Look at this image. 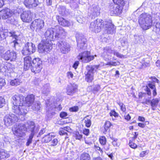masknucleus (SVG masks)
Returning <instances> with one entry per match:
<instances>
[{
	"label": "nucleus",
	"mask_w": 160,
	"mask_h": 160,
	"mask_svg": "<svg viewBox=\"0 0 160 160\" xmlns=\"http://www.w3.org/2000/svg\"><path fill=\"white\" fill-rule=\"evenodd\" d=\"M51 144L52 146H55L58 143V139L56 138L54 139L53 140L51 141Z\"/></svg>",
	"instance_id": "nucleus-55"
},
{
	"label": "nucleus",
	"mask_w": 160,
	"mask_h": 160,
	"mask_svg": "<svg viewBox=\"0 0 160 160\" xmlns=\"http://www.w3.org/2000/svg\"><path fill=\"white\" fill-rule=\"evenodd\" d=\"M5 104V101L4 98L0 97V108H2Z\"/></svg>",
	"instance_id": "nucleus-51"
},
{
	"label": "nucleus",
	"mask_w": 160,
	"mask_h": 160,
	"mask_svg": "<svg viewBox=\"0 0 160 160\" xmlns=\"http://www.w3.org/2000/svg\"><path fill=\"white\" fill-rule=\"evenodd\" d=\"M134 38L135 39V43H140L141 42V38L138 35H134Z\"/></svg>",
	"instance_id": "nucleus-48"
},
{
	"label": "nucleus",
	"mask_w": 160,
	"mask_h": 160,
	"mask_svg": "<svg viewBox=\"0 0 160 160\" xmlns=\"http://www.w3.org/2000/svg\"><path fill=\"white\" fill-rule=\"evenodd\" d=\"M46 142H48L51 141L52 139V135H51L50 133H49L47 135H45L43 138Z\"/></svg>",
	"instance_id": "nucleus-42"
},
{
	"label": "nucleus",
	"mask_w": 160,
	"mask_h": 160,
	"mask_svg": "<svg viewBox=\"0 0 160 160\" xmlns=\"http://www.w3.org/2000/svg\"><path fill=\"white\" fill-rule=\"evenodd\" d=\"M25 128L23 124H20L12 128L13 132L18 137H22L26 135L25 132L26 129Z\"/></svg>",
	"instance_id": "nucleus-12"
},
{
	"label": "nucleus",
	"mask_w": 160,
	"mask_h": 160,
	"mask_svg": "<svg viewBox=\"0 0 160 160\" xmlns=\"http://www.w3.org/2000/svg\"><path fill=\"white\" fill-rule=\"evenodd\" d=\"M138 64H139L140 66L139 68L140 69H142L150 66L149 62H145L143 63H142L140 62Z\"/></svg>",
	"instance_id": "nucleus-43"
},
{
	"label": "nucleus",
	"mask_w": 160,
	"mask_h": 160,
	"mask_svg": "<svg viewBox=\"0 0 160 160\" xmlns=\"http://www.w3.org/2000/svg\"><path fill=\"white\" fill-rule=\"evenodd\" d=\"M41 108V104L39 102H34L32 105V108L34 111H38L40 110Z\"/></svg>",
	"instance_id": "nucleus-38"
},
{
	"label": "nucleus",
	"mask_w": 160,
	"mask_h": 160,
	"mask_svg": "<svg viewBox=\"0 0 160 160\" xmlns=\"http://www.w3.org/2000/svg\"><path fill=\"white\" fill-rule=\"evenodd\" d=\"M121 43L122 46L123 47L127 43V39L124 38H123L120 41Z\"/></svg>",
	"instance_id": "nucleus-54"
},
{
	"label": "nucleus",
	"mask_w": 160,
	"mask_h": 160,
	"mask_svg": "<svg viewBox=\"0 0 160 160\" xmlns=\"http://www.w3.org/2000/svg\"><path fill=\"white\" fill-rule=\"evenodd\" d=\"M79 60H81L84 63H87L93 60L94 56L91 55L89 51H85L80 53L77 57Z\"/></svg>",
	"instance_id": "nucleus-9"
},
{
	"label": "nucleus",
	"mask_w": 160,
	"mask_h": 160,
	"mask_svg": "<svg viewBox=\"0 0 160 160\" xmlns=\"http://www.w3.org/2000/svg\"><path fill=\"white\" fill-rule=\"evenodd\" d=\"M100 143L102 145H105L106 142V139L104 136L101 137L99 139Z\"/></svg>",
	"instance_id": "nucleus-47"
},
{
	"label": "nucleus",
	"mask_w": 160,
	"mask_h": 160,
	"mask_svg": "<svg viewBox=\"0 0 160 160\" xmlns=\"http://www.w3.org/2000/svg\"><path fill=\"white\" fill-rule=\"evenodd\" d=\"M34 134L33 133H31L30 135L28 138L27 140V142L26 143V145L27 146H29L31 144L32 142V139Z\"/></svg>",
	"instance_id": "nucleus-41"
},
{
	"label": "nucleus",
	"mask_w": 160,
	"mask_h": 160,
	"mask_svg": "<svg viewBox=\"0 0 160 160\" xmlns=\"http://www.w3.org/2000/svg\"><path fill=\"white\" fill-rule=\"evenodd\" d=\"M38 0H24V3L28 8H32L36 7L39 4Z\"/></svg>",
	"instance_id": "nucleus-23"
},
{
	"label": "nucleus",
	"mask_w": 160,
	"mask_h": 160,
	"mask_svg": "<svg viewBox=\"0 0 160 160\" xmlns=\"http://www.w3.org/2000/svg\"><path fill=\"white\" fill-rule=\"evenodd\" d=\"M22 82L21 80L18 78L11 80L10 82V85L12 86H16L19 85Z\"/></svg>",
	"instance_id": "nucleus-36"
},
{
	"label": "nucleus",
	"mask_w": 160,
	"mask_h": 160,
	"mask_svg": "<svg viewBox=\"0 0 160 160\" xmlns=\"http://www.w3.org/2000/svg\"><path fill=\"white\" fill-rule=\"evenodd\" d=\"M52 42H49L42 40V42L38 45V51L39 53H47L52 49Z\"/></svg>",
	"instance_id": "nucleus-7"
},
{
	"label": "nucleus",
	"mask_w": 160,
	"mask_h": 160,
	"mask_svg": "<svg viewBox=\"0 0 160 160\" xmlns=\"http://www.w3.org/2000/svg\"><path fill=\"white\" fill-rule=\"evenodd\" d=\"M71 130V129L69 127L67 126L64 127L61 129V130L59 132V133L61 135H65V139L68 138V135L67 132H69V131Z\"/></svg>",
	"instance_id": "nucleus-32"
},
{
	"label": "nucleus",
	"mask_w": 160,
	"mask_h": 160,
	"mask_svg": "<svg viewBox=\"0 0 160 160\" xmlns=\"http://www.w3.org/2000/svg\"><path fill=\"white\" fill-rule=\"evenodd\" d=\"M12 109L13 112L18 115L25 114L28 112L26 107L23 105V104L19 106H12Z\"/></svg>",
	"instance_id": "nucleus-17"
},
{
	"label": "nucleus",
	"mask_w": 160,
	"mask_h": 160,
	"mask_svg": "<svg viewBox=\"0 0 160 160\" xmlns=\"http://www.w3.org/2000/svg\"><path fill=\"white\" fill-rule=\"evenodd\" d=\"M83 133L85 135L88 136L89 133V130L88 129H84L83 130Z\"/></svg>",
	"instance_id": "nucleus-63"
},
{
	"label": "nucleus",
	"mask_w": 160,
	"mask_h": 160,
	"mask_svg": "<svg viewBox=\"0 0 160 160\" xmlns=\"http://www.w3.org/2000/svg\"><path fill=\"white\" fill-rule=\"evenodd\" d=\"M129 145L131 148L134 149L136 148L137 147V145L134 143L132 142L131 140H130Z\"/></svg>",
	"instance_id": "nucleus-58"
},
{
	"label": "nucleus",
	"mask_w": 160,
	"mask_h": 160,
	"mask_svg": "<svg viewBox=\"0 0 160 160\" xmlns=\"http://www.w3.org/2000/svg\"><path fill=\"white\" fill-rule=\"evenodd\" d=\"M35 50V47L34 44L32 42H27L22 50V53L24 56L28 55L34 52Z\"/></svg>",
	"instance_id": "nucleus-11"
},
{
	"label": "nucleus",
	"mask_w": 160,
	"mask_h": 160,
	"mask_svg": "<svg viewBox=\"0 0 160 160\" xmlns=\"http://www.w3.org/2000/svg\"><path fill=\"white\" fill-rule=\"evenodd\" d=\"M6 67L7 68V70L5 71L6 73V75L10 78L13 77L15 74L13 71V69L14 68V65L9 63L6 65Z\"/></svg>",
	"instance_id": "nucleus-25"
},
{
	"label": "nucleus",
	"mask_w": 160,
	"mask_h": 160,
	"mask_svg": "<svg viewBox=\"0 0 160 160\" xmlns=\"http://www.w3.org/2000/svg\"><path fill=\"white\" fill-rule=\"evenodd\" d=\"M2 57L5 60L14 61L17 58V54L13 51L10 52V50H8L2 55Z\"/></svg>",
	"instance_id": "nucleus-16"
},
{
	"label": "nucleus",
	"mask_w": 160,
	"mask_h": 160,
	"mask_svg": "<svg viewBox=\"0 0 160 160\" xmlns=\"http://www.w3.org/2000/svg\"><path fill=\"white\" fill-rule=\"evenodd\" d=\"M74 136L76 139L78 140H80L82 138V135L80 134L78 132H77L74 133Z\"/></svg>",
	"instance_id": "nucleus-45"
},
{
	"label": "nucleus",
	"mask_w": 160,
	"mask_h": 160,
	"mask_svg": "<svg viewBox=\"0 0 160 160\" xmlns=\"http://www.w3.org/2000/svg\"><path fill=\"white\" fill-rule=\"evenodd\" d=\"M34 96L33 94L28 95L25 98L26 104L28 107L31 106L34 102Z\"/></svg>",
	"instance_id": "nucleus-30"
},
{
	"label": "nucleus",
	"mask_w": 160,
	"mask_h": 160,
	"mask_svg": "<svg viewBox=\"0 0 160 160\" xmlns=\"http://www.w3.org/2000/svg\"><path fill=\"white\" fill-rule=\"evenodd\" d=\"M147 86H146V88L145 89V90L147 92V94L150 96L151 94V93L150 89L148 88H151L152 89H154L156 88L155 85V84L152 82H149Z\"/></svg>",
	"instance_id": "nucleus-33"
},
{
	"label": "nucleus",
	"mask_w": 160,
	"mask_h": 160,
	"mask_svg": "<svg viewBox=\"0 0 160 160\" xmlns=\"http://www.w3.org/2000/svg\"><path fill=\"white\" fill-rule=\"evenodd\" d=\"M80 160H91L90 156L86 152L83 153L81 155Z\"/></svg>",
	"instance_id": "nucleus-39"
},
{
	"label": "nucleus",
	"mask_w": 160,
	"mask_h": 160,
	"mask_svg": "<svg viewBox=\"0 0 160 160\" xmlns=\"http://www.w3.org/2000/svg\"><path fill=\"white\" fill-rule=\"evenodd\" d=\"M78 86L76 84H70L67 88V92L68 94L71 95L76 91Z\"/></svg>",
	"instance_id": "nucleus-27"
},
{
	"label": "nucleus",
	"mask_w": 160,
	"mask_h": 160,
	"mask_svg": "<svg viewBox=\"0 0 160 160\" xmlns=\"http://www.w3.org/2000/svg\"><path fill=\"white\" fill-rule=\"evenodd\" d=\"M99 66L88 65L86 66L87 72L85 75V80L88 82H91L93 79V74L98 68Z\"/></svg>",
	"instance_id": "nucleus-4"
},
{
	"label": "nucleus",
	"mask_w": 160,
	"mask_h": 160,
	"mask_svg": "<svg viewBox=\"0 0 160 160\" xmlns=\"http://www.w3.org/2000/svg\"><path fill=\"white\" fill-rule=\"evenodd\" d=\"M110 116H113L115 117H118V113L114 110L111 111L110 113Z\"/></svg>",
	"instance_id": "nucleus-59"
},
{
	"label": "nucleus",
	"mask_w": 160,
	"mask_h": 160,
	"mask_svg": "<svg viewBox=\"0 0 160 160\" xmlns=\"http://www.w3.org/2000/svg\"><path fill=\"white\" fill-rule=\"evenodd\" d=\"M113 50H112L111 48L108 47H106L103 49V51L102 54V56L106 58H107L109 59L108 57L110 54L112 53Z\"/></svg>",
	"instance_id": "nucleus-29"
},
{
	"label": "nucleus",
	"mask_w": 160,
	"mask_h": 160,
	"mask_svg": "<svg viewBox=\"0 0 160 160\" xmlns=\"http://www.w3.org/2000/svg\"><path fill=\"white\" fill-rule=\"evenodd\" d=\"M125 4H117L116 3L111 4L109 7V11L111 16L119 15L122 12V10Z\"/></svg>",
	"instance_id": "nucleus-5"
},
{
	"label": "nucleus",
	"mask_w": 160,
	"mask_h": 160,
	"mask_svg": "<svg viewBox=\"0 0 160 160\" xmlns=\"http://www.w3.org/2000/svg\"><path fill=\"white\" fill-rule=\"evenodd\" d=\"M149 152V151L148 150L145 151H142L140 154V156L141 157H143L146 155Z\"/></svg>",
	"instance_id": "nucleus-57"
},
{
	"label": "nucleus",
	"mask_w": 160,
	"mask_h": 160,
	"mask_svg": "<svg viewBox=\"0 0 160 160\" xmlns=\"http://www.w3.org/2000/svg\"><path fill=\"white\" fill-rule=\"evenodd\" d=\"M56 18L59 24L63 27H68L70 26L71 25L69 21L62 18L61 16L57 15L56 16Z\"/></svg>",
	"instance_id": "nucleus-24"
},
{
	"label": "nucleus",
	"mask_w": 160,
	"mask_h": 160,
	"mask_svg": "<svg viewBox=\"0 0 160 160\" xmlns=\"http://www.w3.org/2000/svg\"><path fill=\"white\" fill-rule=\"evenodd\" d=\"M159 102V100L157 98L152 99L151 102L152 107H156Z\"/></svg>",
	"instance_id": "nucleus-44"
},
{
	"label": "nucleus",
	"mask_w": 160,
	"mask_h": 160,
	"mask_svg": "<svg viewBox=\"0 0 160 160\" xmlns=\"http://www.w3.org/2000/svg\"><path fill=\"white\" fill-rule=\"evenodd\" d=\"M94 148H95V149L96 150V151L98 150V151H100V152L102 154L103 153V151L100 147L97 146L96 145H95L94 146Z\"/></svg>",
	"instance_id": "nucleus-62"
},
{
	"label": "nucleus",
	"mask_w": 160,
	"mask_h": 160,
	"mask_svg": "<svg viewBox=\"0 0 160 160\" xmlns=\"http://www.w3.org/2000/svg\"><path fill=\"white\" fill-rule=\"evenodd\" d=\"M67 34V32L62 27L57 26L54 28L48 29L44 34L45 38L43 40L52 42V41L62 38V36H66Z\"/></svg>",
	"instance_id": "nucleus-2"
},
{
	"label": "nucleus",
	"mask_w": 160,
	"mask_h": 160,
	"mask_svg": "<svg viewBox=\"0 0 160 160\" xmlns=\"http://www.w3.org/2000/svg\"><path fill=\"white\" fill-rule=\"evenodd\" d=\"M114 3L117 4H125V2L124 0H112Z\"/></svg>",
	"instance_id": "nucleus-50"
},
{
	"label": "nucleus",
	"mask_w": 160,
	"mask_h": 160,
	"mask_svg": "<svg viewBox=\"0 0 160 160\" xmlns=\"http://www.w3.org/2000/svg\"><path fill=\"white\" fill-rule=\"evenodd\" d=\"M7 36L12 37L15 39V40H13L11 43V45L15 48L19 44L17 41V38L18 37V35L16 34V32L15 31H12L7 33L1 32L0 33V41L5 39Z\"/></svg>",
	"instance_id": "nucleus-6"
},
{
	"label": "nucleus",
	"mask_w": 160,
	"mask_h": 160,
	"mask_svg": "<svg viewBox=\"0 0 160 160\" xmlns=\"http://www.w3.org/2000/svg\"><path fill=\"white\" fill-rule=\"evenodd\" d=\"M76 38L77 43V46L79 47L81 44L86 42V39L82 34H77L76 35Z\"/></svg>",
	"instance_id": "nucleus-28"
},
{
	"label": "nucleus",
	"mask_w": 160,
	"mask_h": 160,
	"mask_svg": "<svg viewBox=\"0 0 160 160\" xmlns=\"http://www.w3.org/2000/svg\"><path fill=\"white\" fill-rule=\"evenodd\" d=\"M100 8L98 6L93 4L89 8L88 13L89 18L93 19L98 17L100 14Z\"/></svg>",
	"instance_id": "nucleus-13"
},
{
	"label": "nucleus",
	"mask_w": 160,
	"mask_h": 160,
	"mask_svg": "<svg viewBox=\"0 0 160 160\" xmlns=\"http://www.w3.org/2000/svg\"><path fill=\"white\" fill-rule=\"evenodd\" d=\"M10 155L8 152L5 150L0 148V159H3L5 158H8Z\"/></svg>",
	"instance_id": "nucleus-35"
},
{
	"label": "nucleus",
	"mask_w": 160,
	"mask_h": 160,
	"mask_svg": "<svg viewBox=\"0 0 160 160\" xmlns=\"http://www.w3.org/2000/svg\"><path fill=\"white\" fill-rule=\"evenodd\" d=\"M5 84V80L3 79L0 78V90L2 89V87Z\"/></svg>",
	"instance_id": "nucleus-52"
},
{
	"label": "nucleus",
	"mask_w": 160,
	"mask_h": 160,
	"mask_svg": "<svg viewBox=\"0 0 160 160\" xmlns=\"http://www.w3.org/2000/svg\"><path fill=\"white\" fill-rule=\"evenodd\" d=\"M32 14L30 10L23 11L20 15L22 21L25 22H29L32 20Z\"/></svg>",
	"instance_id": "nucleus-18"
},
{
	"label": "nucleus",
	"mask_w": 160,
	"mask_h": 160,
	"mask_svg": "<svg viewBox=\"0 0 160 160\" xmlns=\"http://www.w3.org/2000/svg\"><path fill=\"white\" fill-rule=\"evenodd\" d=\"M42 68V62L40 58H35L32 60V65L31 69L35 73L40 72Z\"/></svg>",
	"instance_id": "nucleus-8"
},
{
	"label": "nucleus",
	"mask_w": 160,
	"mask_h": 160,
	"mask_svg": "<svg viewBox=\"0 0 160 160\" xmlns=\"http://www.w3.org/2000/svg\"><path fill=\"white\" fill-rule=\"evenodd\" d=\"M44 24L43 20L39 19H35L32 22L31 28L32 29H35L36 32H38L43 28Z\"/></svg>",
	"instance_id": "nucleus-15"
},
{
	"label": "nucleus",
	"mask_w": 160,
	"mask_h": 160,
	"mask_svg": "<svg viewBox=\"0 0 160 160\" xmlns=\"http://www.w3.org/2000/svg\"><path fill=\"white\" fill-rule=\"evenodd\" d=\"M81 44V46L79 47L78 46H77L78 49L80 51H81L82 50H85L87 47V44L86 42H85L84 43L82 44Z\"/></svg>",
	"instance_id": "nucleus-46"
},
{
	"label": "nucleus",
	"mask_w": 160,
	"mask_h": 160,
	"mask_svg": "<svg viewBox=\"0 0 160 160\" xmlns=\"http://www.w3.org/2000/svg\"><path fill=\"white\" fill-rule=\"evenodd\" d=\"M118 63V62H108V65H112V66H115L117 65V63Z\"/></svg>",
	"instance_id": "nucleus-64"
},
{
	"label": "nucleus",
	"mask_w": 160,
	"mask_h": 160,
	"mask_svg": "<svg viewBox=\"0 0 160 160\" xmlns=\"http://www.w3.org/2000/svg\"><path fill=\"white\" fill-rule=\"evenodd\" d=\"M100 89V87L99 85H95L93 88V92L94 93H95Z\"/></svg>",
	"instance_id": "nucleus-56"
},
{
	"label": "nucleus",
	"mask_w": 160,
	"mask_h": 160,
	"mask_svg": "<svg viewBox=\"0 0 160 160\" xmlns=\"http://www.w3.org/2000/svg\"><path fill=\"white\" fill-rule=\"evenodd\" d=\"M46 105L47 110V115L49 118L51 117L52 116L54 115L55 114L54 109L55 108L56 106L54 103H51L49 100H47Z\"/></svg>",
	"instance_id": "nucleus-19"
},
{
	"label": "nucleus",
	"mask_w": 160,
	"mask_h": 160,
	"mask_svg": "<svg viewBox=\"0 0 160 160\" xmlns=\"http://www.w3.org/2000/svg\"><path fill=\"white\" fill-rule=\"evenodd\" d=\"M58 11L59 14L62 16H67L69 14V10L63 6L60 7L58 9Z\"/></svg>",
	"instance_id": "nucleus-34"
},
{
	"label": "nucleus",
	"mask_w": 160,
	"mask_h": 160,
	"mask_svg": "<svg viewBox=\"0 0 160 160\" xmlns=\"http://www.w3.org/2000/svg\"><path fill=\"white\" fill-rule=\"evenodd\" d=\"M78 110V106H74L70 108L69 110L71 112H77Z\"/></svg>",
	"instance_id": "nucleus-60"
},
{
	"label": "nucleus",
	"mask_w": 160,
	"mask_h": 160,
	"mask_svg": "<svg viewBox=\"0 0 160 160\" xmlns=\"http://www.w3.org/2000/svg\"><path fill=\"white\" fill-rule=\"evenodd\" d=\"M23 126L26 132H31V133H32L35 134L34 129L35 125L34 123L32 121H28L25 124H23Z\"/></svg>",
	"instance_id": "nucleus-22"
},
{
	"label": "nucleus",
	"mask_w": 160,
	"mask_h": 160,
	"mask_svg": "<svg viewBox=\"0 0 160 160\" xmlns=\"http://www.w3.org/2000/svg\"><path fill=\"white\" fill-rule=\"evenodd\" d=\"M12 98L13 106H19L23 104L24 97L22 95H15L12 97Z\"/></svg>",
	"instance_id": "nucleus-20"
},
{
	"label": "nucleus",
	"mask_w": 160,
	"mask_h": 160,
	"mask_svg": "<svg viewBox=\"0 0 160 160\" xmlns=\"http://www.w3.org/2000/svg\"><path fill=\"white\" fill-rule=\"evenodd\" d=\"M88 116L85 117L83 119L84 122L85 124V126L87 128H89L91 125V121L90 118H88Z\"/></svg>",
	"instance_id": "nucleus-40"
},
{
	"label": "nucleus",
	"mask_w": 160,
	"mask_h": 160,
	"mask_svg": "<svg viewBox=\"0 0 160 160\" xmlns=\"http://www.w3.org/2000/svg\"><path fill=\"white\" fill-rule=\"evenodd\" d=\"M113 53L114 55H116V56L119 58H122L123 57V55L121 54L116 51L113 50Z\"/></svg>",
	"instance_id": "nucleus-53"
},
{
	"label": "nucleus",
	"mask_w": 160,
	"mask_h": 160,
	"mask_svg": "<svg viewBox=\"0 0 160 160\" xmlns=\"http://www.w3.org/2000/svg\"><path fill=\"white\" fill-rule=\"evenodd\" d=\"M157 33L160 35V23H157L155 25V29Z\"/></svg>",
	"instance_id": "nucleus-49"
},
{
	"label": "nucleus",
	"mask_w": 160,
	"mask_h": 160,
	"mask_svg": "<svg viewBox=\"0 0 160 160\" xmlns=\"http://www.w3.org/2000/svg\"><path fill=\"white\" fill-rule=\"evenodd\" d=\"M50 91V85L46 84L44 85L42 88V92L44 94H48Z\"/></svg>",
	"instance_id": "nucleus-37"
},
{
	"label": "nucleus",
	"mask_w": 160,
	"mask_h": 160,
	"mask_svg": "<svg viewBox=\"0 0 160 160\" xmlns=\"http://www.w3.org/2000/svg\"><path fill=\"white\" fill-rule=\"evenodd\" d=\"M111 125L112 124L110 122L106 121L103 125V127H102L101 128L102 132L103 134H106L109 131V128Z\"/></svg>",
	"instance_id": "nucleus-31"
},
{
	"label": "nucleus",
	"mask_w": 160,
	"mask_h": 160,
	"mask_svg": "<svg viewBox=\"0 0 160 160\" xmlns=\"http://www.w3.org/2000/svg\"><path fill=\"white\" fill-rule=\"evenodd\" d=\"M57 45L62 53L67 54L70 51L71 47L69 44L65 41H60L58 42Z\"/></svg>",
	"instance_id": "nucleus-10"
},
{
	"label": "nucleus",
	"mask_w": 160,
	"mask_h": 160,
	"mask_svg": "<svg viewBox=\"0 0 160 160\" xmlns=\"http://www.w3.org/2000/svg\"><path fill=\"white\" fill-rule=\"evenodd\" d=\"M18 117L14 114H9L5 116L4 118L5 125L7 126L11 125L15 122L18 120Z\"/></svg>",
	"instance_id": "nucleus-14"
},
{
	"label": "nucleus",
	"mask_w": 160,
	"mask_h": 160,
	"mask_svg": "<svg viewBox=\"0 0 160 160\" xmlns=\"http://www.w3.org/2000/svg\"><path fill=\"white\" fill-rule=\"evenodd\" d=\"M89 28L91 30L95 32H99L102 28H104L109 34L113 33L115 29L110 21H103L98 19L91 23Z\"/></svg>",
	"instance_id": "nucleus-1"
},
{
	"label": "nucleus",
	"mask_w": 160,
	"mask_h": 160,
	"mask_svg": "<svg viewBox=\"0 0 160 160\" xmlns=\"http://www.w3.org/2000/svg\"><path fill=\"white\" fill-rule=\"evenodd\" d=\"M13 14V12L10 9L6 8L0 11V19H5L10 17Z\"/></svg>",
	"instance_id": "nucleus-21"
},
{
	"label": "nucleus",
	"mask_w": 160,
	"mask_h": 160,
	"mask_svg": "<svg viewBox=\"0 0 160 160\" xmlns=\"http://www.w3.org/2000/svg\"><path fill=\"white\" fill-rule=\"evenodd\" d=\"M138 22L143 29L147 30L150 28L152 25V17L149 14L143 13L140 15Z\"/></svg>",
	"instance_id": "nucleus-3"
},
{
	"label": "nucleus",
	"mask_w": 160,
	"mask_h": 160,
	"mask_svg": "<svg viewBox=\"0 0 160 160\" xmlns=\"http://www.w3.org/2000/svg\"><path fill=\"white\" fill-rule=\"evenodd\" d=\"M24 69L25 70H28L31 68L32 65V61L31 57L27 56L24 58Z\"/></svg>",
	"instance_id": "nucleus-26"
},
{
	"label": "nucleus",
	"mask_w": 160,
	"mask_h": 160,
	"mask_svg": "<svg viewBox=\"0 0 160 160\" xmlns=\"http://www.w3.org/2000/svg\"><path fill=\"white\" fill-rule=\"evenodd\" d=\"M67 114L65 112H62L60 113V117L62 118H66L67 116Z\"/></svg>",
	"instance_id": "nucleus-61"
}]
</instances>
